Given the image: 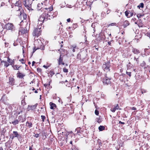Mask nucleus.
<instances>
[{
    "instance_id": "obj_1",
    "label": "nucleus",
    "mask_w": 150,
    "mask_h": 150,
    "mask_svg": "<svg viewBox=\"0 0 150 150\" xmlns=\"http://www.w3.org/2000/svg\"><path fill=\"white\" fill-rule=\"evenodd\" d=\"M45 13H43L40 17L38 19L39 21L44 22L46 21L47 20H50V18L48 17V12L46 13L45 11Z\"/></svg>"
},
{
    "instance_id": "obj_2",
    "label": "nucleus",
    "mask_w": 150,
    "mask_h": 150,
    "mask_svg": "<svg viewBox=\"0 0 150 150\" xmlns=\"http://www.w3.org/2000/svg\"><path fill=\"white\" fill-rule=\"evenodd\" d=\"M110 62L108 61L106 62H105V64H104L103 65L102 68L106 72L110 71Z\"/></svg>"
},
{
    "instance_id": "obj_3",
    "label": "nucleus",
    "mask_w": 150,
    "mask_h": 150,
    "mask_svg": "<svg viewBox=\"0 0 150 150\" xmlns=\"http://www.w3.org/2000/svg\"><path fill=\"white\" fill-rule=\"evenodd\" d=\"M41 26H39L38 28H35L33 33V35L38 37L39 35H40L41 33Z\"/></svg>"
},
{
    "instance_id": "obj_4",
    "label": "nucleus",
    "mask_w": 150,
    "mask_h": 150,
    "mask_svg": "<svg viewBox=\"0 0 150 150\" xmlns=\"http://www.w3.org/2000/svg\"><path fill=\"white\" fill-rule=\"evenodd\" d=\"M5 28L7 30H11V31H14L15 30L13 25L11 23L6 24L5 25Z\"/></svg>"
},
{
    "instance_id": "obj_5",
    "label": "nucleus",
    "mask_w": 150,
    "mask_h": 150,
    "mask_svg": "<svg viewBox=\"0 0 150 150\" xmlns=\"http://www.w3.org/2000/svg\"><path fill=\"white\" fill-rule=\"evenodd\" d=\"M110 80L111 78H108L106 76L103 79V82L104 85H108L110 84L111 83Z\"/></svg>"
},
{
    "instance_id": "obj_6",
    "label": "nucleus",
    "mask_w": 150,
    "mask_h": 150,
    "mask_svg": "<svg viewBox=\"0 0 150 150\" xmlns=\"http://www.w3.org/2000/svg\"><path fill=\"white\" fill-rule=\"evenodd\" d=\"M45 9L46 10V11H45L46 12V13H47V12H48V17H50V19L52 18H53V16L52 15L51 16V15H50V14H51L50 13H49H49H48V12L51 11L53 10L52 8L50 7L49 8H45Z\"/></svg>"
},
{
    "instance_id": "obj_7",
    "label": "nucleus",
    "mask_w": 150,
    "mask_h": 150,
    "mask_svg": "<svg viewBox=\"0 0 150 150\" xmlns=\"http://www.w3.org/2000/svg\"><path fill=\"white\" fill-rule=\"evenodd\" d=\"M8 79L9 81L8 83L11 86L14 85L15 82L14 79L11 77H9Z\"/></svg>"
},
{
    "instance_id": "obj_8",
    "label": "nucleus",
    "mask_w": 150,
    "mask_h": 150,
    "mask_svg": "<svg viewBox=\"0 0 150 150\" xmlns=\"http://www.w3.org/2000/svg\"><path fill=\"white\" fill-rule=\"evenodd\" d=\"M58 64L59 65L60 64L64 65V63L63 62V57L62 56L61 54L59 58L57 59Z\"/></svg>"
},
{
    "instance_id": "obj_9",
    "label": "nucleus",
    "mask_w": 150,
    "mask_h": 150,
    "mask_svg": "<svg viewBox=\"0 0 150 150\" xmlns=\"http://www.w3.org/2000/svg\"><path fill=\"white\" fill-rule=\"evenodd\" d=\"M107 33L106 31L105 33H104V34H103L102 36V34L101 33L99 34V39H98V40H102L105 39V36L106 35Z\"/></svg>"
},
{
    "instance_id": "obj_10",
    "label": "nucleus",
    "mask_w": 150,
    "mask_h": 150,
    "mask_svg": "<svg viewBox=\"0 0 150 150\" xmlns=\"http://www.w3.org/2000/svg\"><path fill=\"white\" fill-rule=\"evenodd\" d=\"M19 16H21V17H22V16L23 19L24 20L26 19L27 18L26 14L24 13L23 11L22 10V11H20V14Z\"/></svg>"
},
{
    "instance_id": "obj_11",
    "label": "nucleus",
    "mask_w": 150,
    "mask_h": 150,
    "mask_svg": "<svg viewBox=\"0 0 150 150\" xmlns=\"http://www.w3.org/2000/svg\"><path fill=\"white\" fill-rule=\"evenodd\" d=\"M15 6H17L19 7V8L17 11H20V10L21 9V1H17L15 4Z\"/></svg>"
},
{
    "instance_id": "obj_12",
    "label": "nucleus",
    "mask_w": 150,
    "mask_h": 150,
    "mask_svg": "<svg viewBox=\"0 0 150 150\" xmlns=\"http://www.w3.org/2000/svg\"><path fill=\"white\" fill-rule=\"evenodd\" d=\"M132 51L134 54L137 55L140 53V52L139 50L133 47H132Z\"/></svg>"
},
{
    "instance_id": "obj_13",
    "label": "nucleus",
    "mask_w": 150,
    "mask_h": 150,
    "mask_svg": "<svg viewBox=\"0 0 150 150\" xmlns=\"http://www.w3.org/2000/svg\"><path fill=\"white\" fill-rule=\"evenodd\" d=\"M25 76L24 74L21 73L19 71L17 74V77L19 78H23Z\"/></svg>"
},
{
    "instance_id": "obj_14",
    "label": "nucleus",
    "mask_w": 150,
    "mask_h": 150,
    "mask_svg": "<svg viewBox=\"0 0 150 150\" xmlns=\"http://www.w3.org/2000/svg\"><path fill=\"white\" fill-rule=\"evenodd\" d=\"M81 59L83 61L85 58L87 56V54L85 51L82 52L81 53Z\"/></svg>"
},
{
    "instance_id": "obj_15",
    "label": "nucleus",
    "mask_w": 150,
    "mask_h": 150,
    "mask_svg": "<svg viewBox=\"0 0 150 150\" xmlns=\"http://www.w3.org/2000/svg\"><path fill=\"white\" fill-rule=\"evenodd\" d=\"M26 126L29 128H30L33 126V124L31 122L27 121L26 123Z\"/></svg>"
},
{
    "instance_id": "obj_16",
    "label": "nucleus",
    "mask_w": 150,
    "mask_h": 150,
    "mask_svg": "<svg viewBox=\"0 0 150 150\" xmlns=\"http://www.w3.org/2000/svg\"><path fill=\"white\" fill-rule=\"evenodd\" d=\"M119 108V106L117 104L116 106H115L114 108H111L110 109V110L112 112H115L116 110L118 109Z\"/></svg>"
},
{
    "instance_id": "obj_17",
    "label": "nucleus",
    "mask_w": 150,
    "mask_h": 150,
    "mask_svg": "<svg viewBox=\"0 0 150 150\" xmlns=\"http://www.w3.org/2000/svg\"><path fill=\"white\" fill-rule=\"evenodd\" d=\"M13 136L12 138V139H13L14 137H18L19 136V134L18 132L17 131H13Z\"/></svg>"
},
{
    "instance_id": "obj_18",
    "label": "nucleus",
    "mask_w": 150,
    "mask_h": 150,
    "mask_svg": "<svg viewBox=\"0 0 150 150\" xmlns=\"http://www.w3.org/2000/svg\"><path fill=\"white\" fill-rule=\"evenodd\" d=\"M129 22L127 21H125L124 22L123 26L124 28H126L127 26L129 25Z\"/></svg>"
},
{
    "instance_id": "obj_19",
    "label": "nucleus",
    "mask_w": 150,
    "mask_h": 150,
    "mask_svg": "<svg viewBox=\"0 0 150 150\" xmlns=\"http://www.w3.org/2000/svg\"><path fill=\"white\" fill-rule=\"evenodd\" d=\"M21 32L22 33L25 34L28 32L27 29L25 28H22L21 30Z\"/></svg>"
},
{
    "instance_id": "obj_20",
    "label": "nucleus",
    "mask_w": 150,
    "mask_h": 150,
    "mask_svg": "<svg viewBox=\"0 0 150 150\" xmlns=\"http://www.w3.org/2000/svg\"><path fill=\"white\" fill-rule=\"evenodd\" d=\"M19 122V120L18 119H16L13 121H12L11 123L13 124V125H15L17 124H18Z\"/></svg>"
},
{
    "instance_id": "obj_21",
    "label": "nucleus",
    "mask_w": 150,
    "mask_h": 150,
    "mask_svg": "<svg viewBox=\"0 0 150 150\" xmlns=\"http://www.w3.org/2000/svg\"><path fill=\"white\" fill-rule=\"evenodd\" d=\"M50 109H54V107H55L56 106V105L55 104L52 102H50Z\"/></svg>"
},
{
    "instance_id": "obj_22",
    "label": "nucleus",
    "mask_w": 150,
    "mask_h": 150,
    "mask_svg": "<svg viewBox=\"0 0 150 150\" xmlns=\"http://www.w3.org/2000/svg\"><path fill=\"white\" fill-rule=\"evenodd\" d=\"M37 106V104H35L33 106H31L30 107V110H33L35 109L36 106Z\"/></svg>"
},
{
    "instance_id": "obj_23",
    "label": "nucleus",
    "mask_w": 150,
    "mask_h": 150,
    "mask_svg": "<svg viewBox=\"0 0 150 150\" xmlns=\"http://www.w3.org/2000/svg\"><path fill=\"white\" fill-rule=\"evenodd\" d=\"M3 62H4V66L6 67H7L9 65V64L8 63V62L6 61H1V63H2Z\"/></svg>"
},
{
    "instance_id": "obj_24",
    "label": "nucleus",
    "mask_w": 150,
    "mask_h": 150,
    "mask_svg": "<svg viewBox=\"0 0 150 150\" xmlns=\"http://www.w3.org/2000/svg\"><path fill=\"white\" fill-rule=\"evenodd\" d=\"M54 71H50L49 73L48 74V76H49L52 77V76L54 74Z\"/></svg>"
},
{
    "instance_id": "obj_25",
    "label": "nucleus",
    "mask_w": 150,
    "mask_h": 150,
    "mask_svg": "<svg viewBox=\"0 0 150 150\" xmlns=\"http://www.w3.org/2000/svg\"><path fill=\"white\" fill-rule=\"evenodd\" d=\"M76 130L77 131V133H81L82 132H83V130L81 129L80 128H76Z\"/></svg>"
},
{
    "instance_id": "obj_26",
    "label": "nucleus",
    "mask_w": 150,
    "mask_h": 150,
    "mask_svg": "<svg viewBox=\"0 0 150 150\" xmlns=\"http://www.w3.org/2000/svg\"><path fill=\"white\" fill-rule=\"evenodd\" d=\"M105 129V127L104 126L100 125L98 127V129L99 131H102L104 130Z\"/></svg>"
},
{
    "instance_id": "obj_27",
    "label": "nucleus",
    "mask_w": 150,
    "mask_h": 150,
    "mask_svg": "<svg viewBox=\"0 0 150 150\" xmlns=\"http://www.w3.org/2000/svg\"><path fill=\"white\" fill-rule=\"evenodd\" d=\"M97 143L99 145V147L100 148V146H101L102 145V143L100 140L98 139L97 140Z\"/></svg>"
},
{
    "instance_id": "obj_28",
    "label": "nucleus",
    "mask_w": 150,
    "mask_h": 150,
    "mask_svg": "<svg viewBox=\"0 0 150 150\" xmlns=\"http://www.w3.org/2000/svg\"><path fill=\"white\" fill-rule=\"evenodd\" d=\"M144 4L143 3H141L139 5L137 6V7L140 8V7L143 8L144 7Z\"/></svg>"
},
{
    "instance_id": "obj_29",
    "label": "nucleus",
    "mask_w": 150,
    "mask_h": 150,
    "mask_svg": "<svg viewBox=\"0 0 150 150\" xmlns=\"http://www.w3.org/2000/svg\"><path fill=\"white\" fill-rule=\"evenodd\" d=\"M77 58L78 59H79L80 60L81 59V55L80 53L78 54L77 56Z\"/></svg>"
},
{
    "instance_id": "obj_30",
    "label": "nucleus",
    "mask_w": 150,
    "mask_h": 150,
    "mask_svg": "<svg viewBox=\"0 0 150 150\" xmlns=\"http://www.w3.org/2000/svg\"><path fill=\"white\" fill-rule=\"evenodd\" d=\"M125 16H127V17H129V11H125Z\"/></svg>"
},
{
    "instance_id": "obj_31",
    "label": "nucleus",
    "mask_w": 150,
    "mask_h": 150,
    "mask_svg": "<svg viewBox=\"0 0 150 150\" xmlns=\"http://www.w3.org/2000/svg\"><path fill=\"white\" fill-rule=\"evenodd\" d=\"M139 57H138V58H137L135 56L134 57V60H135L137 63H138L139 62Z\"/></svg>"
},
{
    "instance_id": "obj_32",
    "label": "nucleus",
    "mask_w": 150,
    "mask_h": 150,
    "mask_svg": "<svg viewBox=\"0 0 150 150\" xmlns=\"http://www.w3.org/2000/svg\"><path fill=\"white\" fill-rule=\"evenodd\" d=\"M44 48H45V46L44 45H43V44H42V45H41L40 47L39 48V49H40L41 50H43L44 49Z\"/></svg>"
},
{
    "instance_id": "obj_33",
    "label": "nucleus",
    "mask_w": 150,
    "mask_h": 150,
    "mask_svg": "<svg viewBox=\"0 0 150 150\" xmlns=\"http://www.w3.org/2000/svg\"><path fill=\"white\" fill-rule=\"evenodd\" d=\"M20 67H18L17 65H14V69L15 70H18Z\"/></svg>"
},
{
    "instance_id": "obj_34",
    "label": "nucleus",
    "mask_w": 150,
    "mask_h": 150,
    "mask_svg": "<svg viewBox=\"0 0 150 150\" xmlns=\"http://www.w3.org/2000/svg\"><path fill=\"white\" fill-rule=\"evenodd\" d=\"M41 6V4H38L37 5V9L38 10H40V9H41L42 8H40V7Z\"/></svg>"
},
{
    "instance_id": "obj_35",
    "label": "nucleus",
    "mask_w": 150,
    "mask_h": 150,
    "mask_svg": "<svg viewBox=\"0 0 150 150\" xmlns=\"http://www.w3.org/2000/svg\"><path fill=\"white\" fill-rule=\"evenodd\" d=\"M63 71L65 73H67L68 72V69H67L65 68H63Z\"/></svg>"
},
{
    "instance_id": "obj_36",
    "label": "nucleus",
    "mask_w": 150,
    "mask_h": 150,
    "mask_svg": "<svg viewBox=\"0 0 150 150\" xmlns=\"http://www.w3.org/2000/svg\"><path fill=\"white\" fill-rule=\"evenodd\" d=\"M96 120L99 123H100L101 122L100 119L99 118H96Z\"/></svg>"
},
{
    "instance_id": "obj_37",
    "label": "nucleus",
    "mask_w": 150,
    "mask_h": 150,
    "mask_svg": "<svg viewBox=\"0 0 150 150\" xmlns=\"http://www.w3.org/2000/svg\"><path fill=\"white\" fill-rule=\"evenodd\" d=\"M126 74H127V75H129V77L131 76V72L126 71Z\"/></svg>"
},
{
    "instance_id": "obj_38",
    "label": "nucleus",
    "mask_w": 150,
    "mask_h": 150,
    "mask_svg": "<svg viewBox=\"0 0 150 150\" xmlns=\"http://www.w3.org/2000/svg\"><path fill=\"white\" fill-rule=\"evenodd\" d=\"M38 49H39V47H38L37 48H36V47H34L33 50V51L32 53H34L35 51Z\"/></svg>"
},
{
    "instance_id": "obj_39",
    "label": "nucleus",
    "mask_w": 150,
    "mask_h": 150,
    "mask_svg": "<svg viewBox=\"0 0 150 150\" xmlns=\"http://www.w3.org/2000/svg\"><path fill=\"white\" fill-rule=\"evenodd\" d=\"M72 150H79V149L77 148L75 146H73L72 148Z\"/></svg>"
},
{
    "instance_id": "obj_40",
    "label": "nucleus",
    "mask_w": 150,
    "mask_h": 150,
    "mask_svg": "<svg viewBox=\"0 0 150 150\" xmlns=\"http://www.w3.org/2000/svg\"><path fill=\"white\" fill-rule=\"evenodd\" d=\"M138 25L139 27H142L143 26V24L142 23H139Z\"/></svg>"
},
{
    "instance_id": "obj_41",
    "label": "nucleus",
    "mask_w": 150,
    "mask_h": 150,
    "mask_svg": "<svg viewBox=\"0 0 150 150\" xmlns=\"http://www.w3.org/2000/svg\"><path fill=\"white\" fill-rule=\"evenodd\" d=\"M95 113L96 115H98L99 114V112L98 110H96L95 111Z\"/></svg>"
},
{
    "instance_id": "obj_42",
    "label": "nucleus",
    "mask_w": 150,
    "mask_h": 150,
    "mask_svg": "<svg viewBox=\"0 0 150 150\" xmlns=\"http://www.w3.org/2000/svg\"><path fill=\"white\" fill-rule=\"evenodd\" d=\"M144 15H142L141 14H139L137 15V16L138 18H140L142 16H143Z\"/></svg>"
},
{
    "instance_id": "obj_43",
    "label": "nucleus",
    "mask_w": 150,
    "mask_h": 150,
    "mask_svg": "<svg viewBox=\"0 0 150 150\" xmlns=\"http://www.w3.org/2000/svg\"><path fill=\"white\" fill-rule=\"evenodd\" d=\"M41 118L42 120V122H44V120L45 118V116L44 115H41Z\"/></svg>"
},
{
    "instance_id": "obj_44",
    "label": "nucleus",
    "mask_w": 150,
    "mask_h": 150,
    "mask_svg": "<svg viewBox=\"0 0 150 150\" xmlns=\"http://www.w3.org/2000/svg\"><path fill=\"white\" fill-rule=\"evenodd\" d=\"M72 132H67L66 135L67 136H68V135H69V134H72Z\"/></svg>"
},
{
    "instance_id": "obj_45",
    "label": "nucleus",
    "mask_w": 150,
    "mask_h": 150,
    "mask_svg": "<svg viewBox=\"0 0 150 150\" xmlns=\"http://www.w3.org/2000/svg\"><path fill=\"white\" fill-rule=\"evenodd\" d=\"M146 90L144 89H141V92L142 93H145L146 92Z\"/></svg>"
},
{
    "instance_id": "obj_46",
    "label": "nucleus",
    "mask_w": 150,
    "mask_h": 150,
    "mask_svg": "<svg viewBox=\"0 0 150 150\" xmlns=\"http://www.w3.org/2000/svg\"><path fill=\"white\" fill-rule=\"evenodd\" d=\"M39 136V134H35V135H34V137H35L36 138H38Z\"/></svg>"
},
{
    "instance_id": "obj_47",
    "label": "nucleus",
    "mask_w": 150,
    "mask_h": 150,
    "mask_svg": "<svg viewBox=\"0 0 150 150\" xmlns=\"http://www.w3.org/2000/svg\"><path fill=\"white\" fill-rule=\"evenodd\" d=\"M23 118L22 116L20 115L18 117V120H19V121L21 120Z\"/></svg>"
},
{
    "instance_id": "obj_48",
    "label": "nucleus",
    "mask_w": 150,
    "mask_h": 150,
    "mask_svg": "<svg viewBox=\"0 0 150 150\" xmlns=\"http://www.w3.org/2000/svg\"><path fill=\"white\" fill-rule=\"evenodd\" d=\"M133 13L131 12H129V17H130L132 16H133Z\"/></svg>"
},
{
    "instance_id": "obj_49",
    "label": "nucleus",
    "mask_w": 150,
    "mask_h": 150,
    "mask_svg": "<svg viewBox=\"0 0 150 150\" xmlns=\"http://www.w3.org/2000/svg\"><path fill=\"white\" fill-rule=\"evenodd\" d=\"M19 61L20 62H21L22 63V64L24 63L23 62L24 61V60L23 59H21L19 60Z\"/></svg>"
},
{
    "instance_id": "obj_50",
    "label": "nucleus",
    "mask_w": 150,
    "mask_h": 150,
    "mask_svg": "<svg viewBox=\"0 0 150 150\" xmlns=\"http://www.w3.org/2000/svg\"><path fill=\"white\" fill-rule=\"evenodd\" d=\"M116 23H112L111 24H110L109 25V26H113L115 25Z\"/></svg>"
},
{
    "instance_id": "obj_51",
    "label": "nucleus",
    "mask_w": 150,
    "mask_h": 150,
    "mask_svg": "<svg viewBox=\"0 0 150 150\" xmlns=\"http://www.w3.org/2000/svg\"><path fill=\"white\" fill-rule=\"evenodd\" d=\"M76 46H75L73 47V49L72 50V51L73 52H74L75 51V48Z\"/></svg>"
},
{
    "instance_id": "obj_52",
    "label": "nucleus",
    "mask_w": 150,
    "mask_h": 150,
    "mask_svg": "<svg viewBox=\"0 0 150 150\" xmlns=\"http://www.w3.org/2000/svg\"><path fill=\"white\" fill-rule=\"evenodd\" d=\"M115 148H116V149L117 150H119L120 149V146L119 145V146H117V147H116Z\"/></svg>"
},
{
    "instance_id": "obj_53",
    "label": "nucleus",
    "mask_w": 150,
    "mask_h": 150,
    "mask_svg": "<svg viewBox=\"0 0 150 150\" xmlns=\"http://www.w3.org/2000/svg\"><path fill=\"white\" fill-rule=\"evenodd\" d=\"M58 99H59V100H58V101L59 103H61V104H62V101L60 99V98H58Z\"/></svg>"
},
{
    "instance_id": "obj_54",
    "label": "nucleus",
    "mask_w": 150,
    "mask_h": 150,
    "mask_svg": "<svg viewBox=\"0 0 150 150\" xmlns=\"http://www.w3.org/2000/svg\"><path fill=\"white\" fill-rule=\"evenodd\" d=\"M119 124H125V122H122L121 121H119Z\"/></svg>"
},
{
    "instance_id": "obj_55",
    "label": "nucleus",
    "mask_w": 150,
    "mask_h": 150,
    "mask_svg": "<svg viewBox=\"0 0 150 150\" xmlns=\"http://www.w3.org/2000/svg\"><path fill=\"white\" fill-rule=\"evenodd\" d=\"M33 145H32L31 146H30L29 147V150H33L32 147Z\"/></svg>"
},
{
    "instance_id": "obj_56",
    "label": "nucleus",
    "mask_w": 150,
    "mask_h": 150,
    "mask_svg": "<svg viewBox=\"0 0 150 150\" xmlns=\"http://www.w3.org/2000/svg\"><path fill=\"white\" fill-rule=\"evenodd\" d=\"M131 109L132 110H136V108L134 107H132L131 108Z\"/></svg>"
},
{
    "instance_id": "obj_57",
    "label": "nucleus",
    "mask_w": 150,
    "mask_h": 150,
    "mask_svg": "<svg viewBox=\"0 0 150 150\" xmlns=\"http://www.w3.org/2000/svg\"><path fill=\"white\" fill-rule=\"evenodd\" d=\"M22 112H23V111L21 110V111L19 112L18 113V114L19 115V114H22Z\"/></svg>"
},
{
    "instance_id": "obj_58",
    "label": "nucleus",
    "mask_w": 150,
    "mask_h": 150,
    "mask_svg": "<svg viewBox=\"0 0 150 150\" xmlns=\"http://www.w3.org/2000/svg\"><path fill=\"white\" fill-rule=\"evenodd\" d=\"M67 21L68 22H69L70 21H71V20H70V18H69L67 20Z\"/></svg>"
},
{
    "instance_id": "obj_59",
    "label": "nucleus",
    "mask_w": 150,
    "mask_h": 150,
    "mask_svg": "<svg viewBox=\"0 0 150 150\" xmlns=\"http://www.w3.org/2000/svg\"><path fill=\"white\" fill-rule=\"evenodd\" d=\"M138 35H136V36H135V39L137 40H138Z\"/></svg>"
},
{
    "instance_id": "obj_60",
    "label": "nucleus",
    "mask_w": 150,
    "mask_h": 150,
    "mask_svg": "<svg viewBox=\"0 0 150 150\" xmlns=\"http://www.w3.org/2000/svg\"><path fill=\"white\" fill-rule=\"evenodd\" d=\"M110 10H108L106 12V13H107V14H109L110 13Z\"/></svg>"
},
{
    "instance_id": "obj_61",
    "label": "nucleus",
    "mask_w": 150,
    "mask_h": 150,
    "mask_svg": "<svg viewBox=\"0 0 150 150\" xmlns=\"http://www.w3.org/2000/svg\"><path fill=\"white\" fill-rule=\"evenodd\" d=\"M67 7H68L69 8H71L72 7V6L71 5H68Z\"/></svg>"
},
{
    "instance_id": "obj_62",
    "label": "nucleus",
    "mask_w": 150,
    "mask_h": 150,
    "mask_svg": "<svg viewBox=\"0 0 150 150\" xmlns=\"http://www.w3.org/2000/svg\"><path fill=\"white\" fill-rule=\"evenodd\" d=\"M35 62L34 61H33V62H32V66H33L34 64L35 63Z\"/></svg>"
},
{
    "instance_id": "obj_63",
    "label": "nucleus",
    "mask_w": 150,
    "mask_h": 150,
    "mask_svg": "<svg viewBox=\"0 0 150 150\" xmlns=\"http://www.w3.org/2000/svg\"><path fill=\"white\" fill-rule=\"evenodd\" d=\"M108 44L109 45H111V41H109L108 42Z\"/></svg>"
},
{
    "instance_id": "obj_64",
    "label": "nucleus",
    "mask_w": 150,
    "mask_h": 150,
    "mask_svg": "<svg viewBox=\"0 0 150 150\" xmlns=\"http://www.w3.org/2000/svg\"><path fill=\"white\" fill-rule=\"evenodd\" d=\"M147 36L149 37L150 39V33L147 34Z\"/></svg>"
}]
</instances>
